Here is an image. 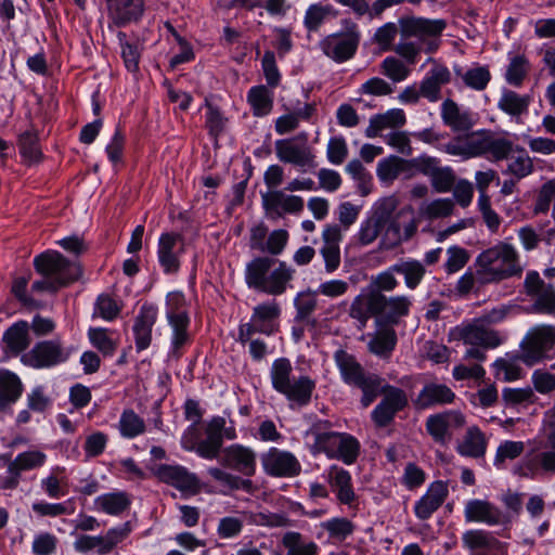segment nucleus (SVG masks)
Returning <instances> with one entry per match:
<instances>
[{"label": "nucleus", "mask_w": 555, "mask_h": 555, "mask_svg": "<svg viewBox=\"0 0 555 555\" xmlns=\"http://www.w3.org/2000/svg\"><path fill=\"white\" fill-rule=\"evenodd\" d=\"M446 28L447 22L442 18L403 17L399 21L401 39L393 51L409 64H415L421 52L434 53L438 49Z\"/></svg>", "instance_id": "f257e3e1"}, {"label": "nucleus", "mask_w": 555, "mask_h": 555, "mask_svg": "<svg viewBox=\"0 0 555 555\" xmlns=\"http://www.w3.org/2000/svg\"><path fill=\"white\" fill-rule=\"evenodd\" d=\"M475 267L478 268L480 285L500 283L520 276L524 272L519 253L512 244L504 242L480 253L475 260Z\"/></svg>", "instance_id": "f03ea898"}, {"label": "nucleus", "mask_w": 555, "mask_h": 555, "mask_svg": "<svg viewBox=\"0 0 555 555\" xmlns=\"http://www.w3.org/2000/svg\"><path fill=\"white\" fill-rule=\"evenodd\" d=\"M295 270L284 261L270 257H256L246 264L245 282L249 288L279 296L286 292Z\"/></svg>", "instance_id": "7ed1b4c3"}, {"label": "nucleus", "mask_w": 555, "mask_h": 555, "mask_svg": "<svg viewBox=\"0 0 555 555\" xmlns=\"http://www.w3.org/2000/svg\"><path fill=\"white\" fill-rule=\"evenodd\" d=\"M450 336L470 346L463 356L464 361L483 362L487 359L483 349H493L503 343L502 335L498 331L487 327L478 318L455 326L451 330Z\"/></svg>", "instance_id": "20e7f679"}, {"label": "nucleus", "mask_w": 555, "mask_h": 555, "mask_svg": "<svg viewBox=\"0 0 555 555\" xmlns=\"http://www.w3.org/2000/svg\"><path fill=\"white\" fill-rule=\"evenodd\" d=\"M293 371V365L287 358L274 360L270 370L272 387L289 401L306 405L311 400L315 383L307 375L294 377Z\"/></svg>", "instance_id": "39448f33"}, {"label": "nucleus", "mask_w": 555, "mask_h": 555, "mask_svg": "<svg viewBox=\"0 0 555 555\" xmlns=\"http://www.w3.org/2000/svg\"><path fill=\"white\" fill-rule=\"evenodd\" d=\"M328 426V422H321L313 426L314 450L325 453L330 459L341 460L348 465L354 463L360 452L359 441L346 433L323 430Z\"/></svg>", "instance_id": "423d86ee"}, {"label": "nucleus", "mask_w": 555, "mask_h": 555, "mask_svg": "<svg viewBox=\"0 0 555 555\" xmlns=\"http://www.w3.org/2000/svg\"><path fill=\"white\" fill-rule=\"evenodd\" d=\"M334 358L344 382L362 390L361 403L367 408L378 396L380 377L366 372L356 358L345 350H337Z\"/></svg>", "instance_id": "0eeeda50"}, {"label": "nucleus", "mask_w": 555, "mask_h": 555, "mask_svg": "<svg viewBox=\"0 0 555 555\" xmlns=\"http://www.w3.org/2000/svg\"><path fill=\"white\" fill-rule=\"evenodd\" d=\"M274 151L281 163L293 165L300 172H307L317 167V156L313 147L309 143L307 132H300L292 138L276 140Z\"/></svg>", "instance_id": "6e6552de"}, {"label": "nucleus", "mask_w": 555, "mask_h": 555, "mask_svg": "<svg viewBox=\"0 0 555 555\" xmlns=\"http://www.w3.org/2000/svg\"><path fill=\"white\" fill-rule=\"evenodd\" d=\"M34 266L39 274L51 278L61 287L76 282L82 274L78 262L68 260L55 250H48L35 257Z\"/></svg>", "instance_id": "1a4fd4ad"}, {"label": "nucleus", "mask_w": 555, "mask_h": 555, "mask_svg": "<svg viewBox=\"0 0 555 555\" xmlns=\"http://www.w3.org/2000/svg\"><path fill=\"white\" fill-rule=\"evenodd\" d=\"M555 345V328L552 325L533 327L520 343V359L528 366L548 359Z\"/></svg>", "instance_id": "9d476101"}, {"label": "nucleus", "mask_w": 555, "mask_h": 555, "mask_svg": "<svg viewBox=\"0 0 555 555\" xmlns=\"http://www.w3.org/2000/svg\"><path fill=\"white\" fill-rule=\"evenodd\" d=\"M185 299L182 293L171 292L167 295V320L172 328L171 336V353L176 357H180V349L186 345L190 340L188 333L189 317L184 309Z\"/></svg>", "instance_id": "9b49d317"}, {"label": "nucleus", "mask_w": 555, "mask_h": 555, "mask_svg": "<svg viewBox=\"0 0 555 555\" xmlns=\"http://www.w3.org/2000/svg\"><path fill=\"white\" fill-rule=\"evenodd\" d=\"M398 207V199L395 196L382 198L375 206L372 214L361 222L357 241L362 246L372 244L382 233L386 231L391 216Z\"/></svg>", "instance_id": "f8f14e48"}, {"label": "nucleus", "mask_w": 555, "mask_h": 555, "mask_svg": "<svg viewBox=\"0 0 555 555\" xmlns=\"http://www.w3.org/2000/svg\"><path fill=\"white\" fill-rule=\"evenodd\" d=\"M131 531V524L127 521L119 527L108 529L103 535L79 534L74 542V548L78 553L95 552L99 555H106L126 540Z\"/></svg>", "instance_id": "ddd939ff"}, {"label": "nucleus", "mask_w": 555, "mask_h": 555, "mask_svg": "<svg viewBox=\"0 0 555 555\" xmlns=\"http://www.w3.org/2000/svg\"><path fill=\"white\" fill-rule=\"evenodd\" d=\"M69 356L70 349L65 348L60 339H51L37 343L22 356L21 361L34 369H46L67 361Z\"/></svg>", "instance_id": "4468645a"}, {"label": "nucleus", "mask_w": 555, "mask_h": 555, "mask_svg": "<svg viewBox=\"0 0 555 555\" xmlns=\"http://www.w3.org/2000/svg\"><path fill=\"white\" fill-rule=\"evenodd\" d=\"M418 219L414 217V209L408 205L402 207L396 216H391L384 236L382 237V246L392 248L411 240L418 228Z\"/></svg>", "instance_id": "2eb2a0df"}, {"label": "nucleus", "mask_w": 555, "mask_h": 555, "mask_svg": "<svg viewBox=\"0 0 555 555\" xmlns=\"http://www.w3.org/2000/svg\"><path fill=\"white\" fill-rule=\"evenodd\" d=\"M152 472L159 481L173 487L185 496L195 495L201 491L197 475L182 465L159 464L154 466Z\"/></svg>", "instance_id": "dca6fc26"}, {"label": "nucleus", "mask_w": 555, "mask_h": 555, "mask_svg": "<svg viewBox=\"0 0 555 555\" xmlns=\"http://www.w3.org/2000/svg\"><path fill=\"white\" fill-rule=\"evenodd\" d=\"M378 395H382L383 399L373 410L372 420L378 427H385L393 421L398 412L408 405L409 401L404 390L383 384L382 378Z\"/></svg>", "instance_id": "f3484780"}, {"label": "nucleus", "mask_w": 555, "mask_h": 555, "mask_svg": "<svg viewBox=\"0 0 555 555\" xmlns=\"http://www.w3.org/2000/svg\"><path fill=\"white\" fill-rule=\"evenodd\" d=\"M462 543L470 555H508V544L483 529L466 530L462 534Z\"/></svg>", "instance_id": "a211bd4d"}, {"label": "nucleus", "mask_w": 555, "mask_h": 555, "mask_svg": "<svg viewBox=\"0 0 555 555\" xmlns=\"http://www.w3.org/2000/svg\"><path fill=\"white\" fill-rule=\"evenodd\" d=\"M360 35L351 29L347 33L330 35L321 40L320 48L323 53L337 63L350 60L359 46Z\"/></svg>", "instance_id": "6ab92c4d"}, {"label": "nucleus", "mask_w": 555, "mask_h": 555, "mask_svg": "<svg viewBox=\"0 0 555 555\" xmlns=\"http://www.w3.org/2000/svg\"><path fill=\"white\" fill-rule=\"evenodd\" d=\"M516 472L526 478L551 477L555 475V449L532 450L522 457Z\"/></svg>", "instance_id": "aec40b11"}, {"label": "nucleus", "mask_w": 555, "mask_h": 555, "mask_svg": "<svg viewBox=\"0 0 555 555\" xmlns=\"http://www.w3.org/2000/svg\"><path fill=\"white\" fill-rule=\"evenodd\" d=\"M465 416L455 410L430 415L426 420V429L431 438L442 446L452 439V431L464 427Z\"/></svg>", "instance_id": "412c9836"}, {"label": "nucleus", "mask_w": 555, "mask_h": 555, "mask_svg": "<svg viewBox=\"0 0 555 555\" xmlns=\"http://www.w3.org/2000/svg\"><path fill=\"white\" fill-rule=\"evenodd\" d=\"M286 192L285 190H271L261 195L263 209L270 218H282L286 214L298 215L304 210V198Z\"/></svg>", "instance_id": "4be33fe9"}, {"label": "nucleus", "mask_w": 555, "mask_h": 555, "mask_svg": "<svg viewBox=\"0 0 555 555\" xmlns=\"http://www.w3.org/2000/svg\"><path fill=\"white\" fill-rule=\"evenodd\" d=\"M464 516L466 522H481L490 527L507 526L511 524V517L487 500L474 499L467 501Z\"/></svg>", "instance_id": "5701e85b"}, {"label": "nucleus", "mask_w": 555, "mask_h": 555, "mask_svg": "<svg viewBox=\"0 0 555 555\" xmlns=\"http://www.w3.org/2000/svg\"><path fill=\"white\" fill-rule=\"evenodd\" d=\"M261 464L264 472L273 477H295L301 470V465L293 453L276 448L262 454Z\"/></svg>", "instance_id": "b1692460"}, {"label": "nucleus", "mask_w": 555, "mask_h": 555, "mask_svg": "<svg viewBox=\"0 0 555 555\" xmlns=\"http://www.w3.org/2000/svg\"><path fill=\"white\" fill-rule=\"evenodd\" d=\"M350 318L364 327L372 317L380 318V292L370 286L356 296L349 308Z\"/></svg>", "instance_id": "393cba45"}, {"label": "nucleus", "mask_w": 555, "mask_h": 555, "mask_svg": "<svg viewBox=\"0 0 555 555\" xmlns=\"http://www.w3.org/2000/svg\"><path fill=\"white\" fill-rule=\"evenodd\" d=\"M220 463L247 477L256 473V453L242 444H231L223 449Z\"/></svg>", "instance_id": "a878e982"}, {"label": "nucleus", "mask_w": 555, "mask_h": 555, "mask_svg": "<svg viewBox=\"0 0 555 555\" xmlns=\"http://www.w3.org/2000/svg\"><path fill=\"white\" fill-rule=\"evenodd\" d=\"M449 495L448 483L442 480L431 482L424 495L414 505L415 516L421 520H427L444 503Z\"/></svg>", "instance_id": "bb28decb"}, {"label": "nucleus", "mask_w": 555, "mask_h": 555, "mask_svg": "<svg viewBox=\"0 0 555 555\" xmlns=\"http://www.w3.org/2000/svg\"><path fill=\"white\" fill-rule=\"evenodd\" d=\"M183 253V240L176 233H164L158 241V261L166 273H176Z\"/></svg>", "instance_id": "cd10ccee"}, {"label": "nucleus", "mask_w": 555, "mask_h": 555, "mask_svg": "<svg viewBox=\"0 0 555 555\" xmlns=\"http://www.w3.org/2000/svg\"><path fill=\"white\" fill-rule=\"evenodd\" d=\"M157 320V308L153 305L144 304L133 323V335L135 348L138 351L145 350L152 341V330Z\"/></svg>", "instance_id": "c85d7f7f"}, {"label": "nucleus", "mask_w": 555, "mask_h": 555, "mask_svg": "<svg viewBox=\"0 0 555 555\" xmlns=\"http://www.w3.org/2000/svg\"><path fill=\"white\" fill-rule=\"evenodd\" d=\"M441 119L454 132H467L475 125L474 114L451 99L441 104Z\"/></svg>", "instance_id": "c756f323"}, {"label": "nucleus", "mask_w": 555, "mask_h": 555, "mask_svg": "<svg viewBox=\"0 0 555 555\" xmlns=\"http://www.w3.org/2000/svg\"><path fill=\"white\" fill-rule=\"evenodd\" d=\"M223 424H225L224 417L216 416L210 420L205 429L206 438L197 443V455L206 460L218 457L222 447Z\"/></svg>", "instance_id": "7c9ffc66"}, {"label": "nucleus", "mask_w": 555, "mask_h": 555, "mask_svg": "<svg viewBox=\"0 0 555 555\" xmlns=\"http://www.w3.org/2000/svg\"><path fill=\"white\" fill-rule=\"evenodd\" d=\"M108 16L117 26L137 22L144 12L143 0H106Z\"/></svg>", "instance_id": "2f4dec72"}, {"label": "nucleus", "mask_w": 555, "mask_h": 555, "mask_svg": "<svg viewBox=\"0 0 555 555\" xmlns=\"http://www.w3.org/2000/svg\"><path fill=\"white\" fill-rule=\"evenodd\" d=\"M454 399L455 393L447 385L428 383L424 385L413 403L416 409L425 410L435 405L452 403Z\"/></svg>", "instance_id": "473e14b6"}, {"label": "nucleus", "mask_w": 555, "mask_h": 555, "mask_svg": "<svg viewBox=\"0 0 555 555\" xmlns=\"http://www.w3.org/2000/svg\"><path fill=\"white\" fill-rule=\"evenodd\" d=\"M451 80L450 70L440 64H435L421 82L422 96L429 102H437L441 98L442 86Z\"/></svg>", "instance_id": "72a5a7b5"}, {"label": "nucleus", "mask_w": 555, "mask_h": 555, "mask_svg": "<svg viewBox=\"0 0 555 555\" xmlns=\"http://www.w3.org/2000/svg\"><path fill=\"white\" fill-rule=\"evenodd\" d=\"M327 478L333 492L336 493L338 502L351 506L357 495L352 487L349 472L334 465L330 468Z\"/></svg>", "instance_id": "f704fd0d"}, {"label": "nucleus", "mask_w": 555, "mask_h": 555, "mask_svg": "<svg viewBox=\"0 0 555 555\" xmlns=\"http://www.w3.org/2000/svg\"><path fill=\"white\" fill-rule=\"evenodd\" d=\"M411 306L412 301L408 296L380 294V319L390 324H398L410 313Z\"/></svg>", "instance_id": "c9c22d12"}, {"label": "nucleus", "mask_w": 555, "mask_h": 555, "mask_svg": "<svg viewBox=\"0 0 555 555\" xmlns=\"http://www.w3.org/2000/svg\"><path fill=\"white\" fill-rule=\"evenodd\" d=\"M24 386L21 378L9 370H0V411L9 409L22 396Z\"/></svg>", "instance_id": "e433bc0d"}, {"label": "nucleus", "mask_w": 555, "mask_h": 555, "mask_svg": "<svg viewBox=\"0 0 555 555\" xmlns=\"http://www.w3.org/2000/svg\"><path fill=\"white\" fill-rule=\"evenodd\" d=\"M4 350L14 356L25 351L30 345L29 324L18 321L11 325L3 334Z\"/></svg>", "instance_id": "4c0bfd02"}, {"label": "nucleus", "mask_w": 555, "mask_h": 555, "mask_svg": "<svg viewBox=\"0 0 555 555\" xmlns=\"http://www.w3.org/2000/svg\"><path fill=\"white\" fill-rule=\"evenodd\" d=\"M406 122V117L401 108H392L384 114H377L370 118L365 135L367 138H375L379 135L380 131L387 128H400Z\"/></svg>", "instance_id": "58836bf2"}, {"label": "nucleus", "mask_w": 555, "mask_h": 555, "mask_svg": "<svg viewBox=\"0 0 555 555\" xmlns=\"http://www.w3.org/2000/svg\"><path fill=\"white\" fill-rule=\"evenodd\" d=\"M8 461V472L10 475L20 477L22 472L39 468L44 465L47 455L38 450L20 453L14 460L10 456H3Z\"/></svg>", "instance_id": "ea45409f"}, {"label": "nucleus", "mask_w": 555, "mask_h": 555, "mask_svg": "<svg viewBox=\"0 0 555 555\" xmlns=\"http://www.w3.org/2000/svg\"><path fill=\"white\" fill-rule=\"evenodd\" d=\"M530 103V95L504 89L498 101V107L507 115L518 118L528 113Z\"/></svg>", "instance_id": "a19ab883"}, {"label": "nucleus", "mask_w": 555, "mask_h": 555, "mask_svg": "<svg viewBox=\"0 0 555 555\" xmlns=\"http://www.w3.org/2000/svg\"><path fill=\"white\" fill-rule=\"evenodd\" d=\"M487 449V440L482 431L472 426L466 430L465 436L457 446V452L461 455L468 457H481L485 455Z\"/></svg>", "instance_id": "79ce46f5"}, {"label": "nucleus", "mask_w": 555, "mask_h": 555, "mask_svg": "<svg viewBox=\"0 0 555 555\" xmlns=\"http://www.w3.org/2000/svg\"><path fill=\"white\" fill-rule=\"evenodd\" d=\"M281 314L280 305L275 300L262 302L253 309L251 321L268 331L270 336L276 331L275 321Z\"/></svg>", "instance_id": "37998d69"}, {"label": "nucleus", "mask_w": 555, "mask_h": 555, "mask_svg": "<svg viewBox=\"0 0 555 555\" xmlns=\"http://www.w3.org/2000/svg\"><path fill=\"white\" fill-rule=\"evenodd\" d=\"M94 504L103 513L116 516L129 508L131 500L126 492L118 491L98 496Z\"/></svg>", "instance_id": "c03bdc74"}, {"label": "nucleus", "mask_w": 555, "mask_h": 555, "mask_svg": "<svg viewBox=\"0 0 555 555\" xmlns=\"http://www.w3.org/2000/svg\"><path fill=\"white\" fill-rule=\"evenodd\" d=\"M286 555H318L319 546L313 541H307L301 533L287 531L282 538Z\"/></svg>", "instance_id": "a18cd8bd"}, {"label": "nucleus", "mask_w": 555, "mask_h": 555, "mask_svg": "<svg viewBox=\"0 0 555 555\" xmlns=\"http://www.w3.org/2000/svg\"><path fill=\"white\" fill-rule=\"evenodd\" d=\"M247 100L257 117L268 115L273 108V92L266 86L253 87L248 92Z\"/></svg>", "instance_id": "49530a36"}, {"label": "nucleus", "mask_w": 555, "mask_h": 555, "mask_svg": "<svg viewBox=\"0 0 555 555\" xmlns=\"http://www.w3.org/2000/svg\"><path fill=\"white\" fill-rule=\"evenodd\" d=\"M377 177L383 182H390L397 179L401 173L409 177L408 159L399 156H389L382 159L377 165Z\"/></svg>", "instance_id": "de8ad7c7"}, {"label": "nucleus", "mask_w": 555, "mask_h": 555, "mask_svg": "<svg viewBox=\"0 0 555 555\" xmlns=\"http://www.w3.org/2000/svg\"><path fill=\"white\" fill-rule=\"evenodd\" d=\"M392 270L403 275L408 288L415 289L424 279L425 266L417 260H406L392 264Z\"/></svg>", "instance_id": "09e8293b"}, {"label": "nucleus", "mask_w": 555, "mask_h": 555, "mask_svg": "<svg viewBox=\"0 0 555 555\" xmlns=\"http://www.w3.org/2000/svg\"><path fill=\"white\" fill-rule=\"evenodd\" d=\"M454 202L450 198H437L430 202H424L418 208L420 217L425 219L446 218L453 214Z\"/></svg>", "instance_id": "8fccbe9b"}, {"label": "nucleus", "mask_w": 555, "mask_h": 555, "mask_svg": "<svg viewBox=\"0 0 555 555\" xmlns=\"http://www.w3.org/2000/svg\"><path fill=\"white\" fill-rule=\"evenodd\" d=\"M397 335L393 330L386 328L377 332L369 341V350L379 357H388L395 349Z\"/></svg>", "instance_id": "3c124183"}, {"label": "nucleus", "mask_w": 555, "mask_h": 555, "mask_svg": "<svg viewBox=\"0 0 555 555\" xmlns=\"http://www.w3.org/2000/svg\"><path fill=\"white\" fill-rule=\"evenodd\" d=\"M529 70L530 63L528 59L524 54L514 55L509 60V64L505 73V79L509 85L519 87L522 85Z\"/></svg>", "instance_id": "603ef678"}, {"label": "nucleus", "mask_w": 555, "mask_h": 555, "mask_svg": "<svg viewBox=\"0 0 555 555\" xmlns=\"http://www.w3.org/2000/svg\"><path fill=\"white\" fill-rule=\"evenodd\" d=\"M20 152L27 164H35L41 159L37 133L28 130L21 134L18 140Z\"/></svg>", "instance_id": "864d4df0"}, {"label": "nucleus", "mask_w": 555, "mask_h": 555, "mask_svg": "<svg viewBox=\"0 0 555 555\" xmlns=\"http://www.w3.org/2000/svg\"><path fill=\"white\" fill-rule=\"evenodd\" d=\"M521 362L520 353L517 356L498 359L493 366L498 376H503L505 382H513L521 378L522 370L519 365Z\"/></svg>", "instance_id": "5fc2aeb1"}, {"label": "nucleus", "mask_w": 555, "mask_h": 555, "mask_svg": "<svg viewBox=\"0 0 555 555\" xmlns=\"http://www.w3.org/2000/svg\"><path fill=\"white\" fill-rule=\"evenodd\" d=\"M122 437L134 438L145 431V423L133 410H125L119 420Z\"/></svg>", "instance_id": "6e6d98bb"}, {"label": "nucleus", "mask_w": 555, "mask_h": 555, "mask_svg": "<svg viewBox=\"0 0 555 555\" xmlns=\"http://www.w3.org/2000/svg\"><path fill=\"white\" fill-rule=\"evenodd\" d=\"M408 163L409 178L415 176L416 173H422L424 176L431 178L437 168L440 166L439 158L426 154L408 159Z\"/></svg>", "instance_id": "4d7b16f0"}, {"label": "nucleus", "mask_w": 555, "mask_h": 555, "mask_svg": "<svg viewBox=\"0 0 555 555\" xmlns=\"http://www.w3.org/2000/svg\"><path fill=\"white\" fill-rule=\"evenodd\" d=\"M331 13V5L322 3L311 4L306 11L304 25L309 31H317Z\"/></svg>", "instance_id": "13d9d810"}, {"label": "nucleus", "mask_w": 555, "mask_h": 555, "mask_svg": "<svg viewBox=\"0 0 555 555\" xmlns=\"http://www.w3.org/2000/svg\"><path fill=\"white\" fill-rule=\"evenodd\" d=\"M321 528L328 532V535L339 541L345 540L353 532V524L345 517H335L330 520L323 521Z\"/></svg>", "instance_id": "bf43d9fd"}, {"label": "nucleus", "mask_w": 555, "mask_h": 555, "mask_svg": "<svg viewBox=\"0 0 555 555\" xmlns=\"http://www.w3.org/2000/svg\"><path fill=\"white\" fill-rule=\"evenodd\" d=\"M88 336L93 347H95L103 356H112L115 352L117 345L108 336L107 330L101 327L90 328L88 331Z\"/></svg>", "instance_id": "052dcab7"}, {"label": "nucleus", "mask_w": 555, "mask_h": 555, "mask_svg": "<svg viewBox=\"0 0 555 555\" xmlns=\"http://www.w3.org/2000/svg\"><path fill=\"white\" fill-rule=\"evenodd\" d=\"M472 360L464 361L453 367L452 375L456 380H466L474 379L480 380L483 378L486 371L481 366V362L476 361L475 363L470 362Z\"/></svg>", "instance_id": "680f3d73"}, {"label": "nucleus", "mask_w": 555, "mask_h": 555, "mask_svg": "<svg viewBox=\"0 0 555 555\" xmlns=\"http://www.w3.org/2000/svg\"><path fill=\"white\" fill-rule=\"evenodd\" d=\"M462 79L464 83L477 91H482L487 88L491 75L487 67L477 66L468 69L463 76Z\"/></svg>", "instance_id": "e2e57ef3"}, {"label": "nucleus", "mask_w": 555, "mask_h": 555, "mask_svg": "<svg viewBox=\"0 0 555 555\" xmlns=\"http://www.w3.org/2000/svg\"><path fill=\"white\" fill-rule=\"evenodd\" d=\"M555 203V179H551L542 184L537 195L533 207L535 215L546 214L550 210L551 203Z\"/></svg>", "instance_id": "0e129e2a"}, {"label": "nucleus", "mask_w": 555, "mask_h": 555, "mask_svg": "<svg viewBox=\"0 0 555 555\" xmlns=\"http://www.w3.org/2000/svg\"><path fill=\"white\" fill-rule=\"evenodd\" d=\"M380 68L382 73L395 82L404 80L410 74L406 65L393 56L386 57L382 62Z\"/></svg>", "instance_id": "69168bd1"}, {"label": "nucleus", "mask_w": 555, "mask_h": 555, "mask_svg": "<svg viewBox=\"0 0 555 555\" xmlns=\"http://www.w3.org/2000/svg\"><path fill=\"white\" fill-rule=\"evenodd\" d=\"M396 273H397V270H392V266H391L387 270L382 271L376 275H373L371 278V282H370L369 286L372 289H377L378 292H380V294H384L385 292H387V293L392 292L399 285V282L395 276Z\"/></svg>", "instance_id": "338daca9"}, {"label": "nucleus", "mask_w": 555, "mask_h": 555, "mask_svg": "<svg viewBox=\"0 0 555 555\" xmlns=\"http://www.w3.org/2000/svg\"><path fill=\"white\" fill-rule=\"evenodd\" d=\"M121 307L109 295L102 294L98 297L94 308V315L105 321H112L119 314Z\"/></svg>", "instance_id": "774afa93"}]
</instances>
